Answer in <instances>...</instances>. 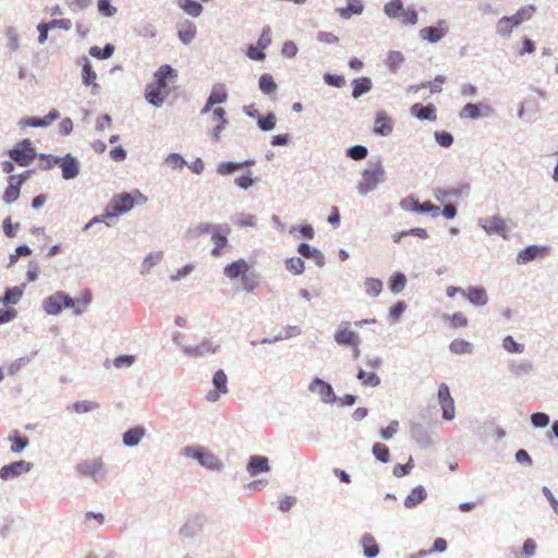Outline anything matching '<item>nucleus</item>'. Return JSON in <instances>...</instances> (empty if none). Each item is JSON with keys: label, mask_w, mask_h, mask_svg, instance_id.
I'll return each mask as SVG.
<instances>
[{"label": "nucleus", "mask_w": 558, "mask_h": 558, "mask_svg": "<svg viewBox=\"0 0 558 558\" xmlns=\"http://www.w3.org/2000/svg\"><path fill=\"white\" fill-rule=\"evenodd\" d=\"M347 155L353 160H362L367 156V148L362 145H355L348 149Z\"/></svg>", "instance_id": "052dcab7"}, {"label": "nucleus", "mask_w": 558, "mask_h": 558, "mask_svg": "<svg viewBox=\"0 0 558 558\" xmlns=\"http://www.w3.org/2000/svg\"><path fill=\"white\" fill-rule=\"evenodd\" d=\"M250 269L251 267L246 260L238 259L235 262H232L231 264H228L223 268V274L227 278L233 280L236 278H241Z\"/></svg>", "instance_id": "2eb2a0df"}, {"label": "nucleus", "mask_w": 558, "mask_h": 558, "mask_svg": "<svg viewBox=\"0 0 558 558\" xmlns=\"http://www.w3.org/2000/svg\"><path fill=\"white\" fill-rule=\"evenodd\" d=\"M22 290L19 287H14L8 289L4 296L2 298V302L4 304H16L22 296Z\"/></svg>", "instance_id": "5fc2aeb1"}, {"label": "nucleus", "mask_w": 558, "mask_h": 558, "mask_svg": "<svg viewBox=\"0 0 558 558\" xmlns=\"http://www.w3.org/2000/svg\"><path fill=\"white\" fill-rule=\"evenodd\" d=\"M114 47L111 44H107L104 49L98 46H93L89 49V54L98 59H108L113 54Z\"/></svg>", "instance_id": "de8ad7c7"}, {"label": "nucleus", "mask_w": 558, "mask_h": 558, "mask_svg": "<svg viewBox=\"0 0 558 558\" xmlns=\"http://www.w3.org/2000/svg\"><path fill=\"white\" fill-rule=\"evenodd\" d=\"M450 351L454 354H466L471 353L472 344L464 339H454L450 345Z\"/></svg>", "instance_id": "a18cd8bd"}, {"label": "nucleus", "mask_w": 558, "mask_h": 558, "mask_svg": "<svg viewBox=\"0 0 558 558\" xmlns=\"http://www.w3.org/2000/svg\"><path fill=\"white\" fill-rule=\"evenodd\" d=\"M99 404L96 401L83 400L76 401L71 405V410L77 414L87 413L94 410H97Z\"/></svg>", "instance_id": "37998d69"}, {"label": "nucleus", "mask_w": 558, "mask_h": 558, "mask_svg": "<svg viewBox=\"0 0 558 558\" xmlns=\"http://www.w3.org/2000/svg\"><path fill=\"white\" fill-rule=\"evenodd\" d=\"M481 226L488 234L496 233L504 239L507 238V221L499 216L482 219Z\"/></svg>", "instance_id": "9d476101"}, {"label": "nucleus", "mask_w": 558, "mask_h": 558, "mask_svg": "<svg viewBox=\"0 0 558 558\" xmlns=\"http://www.w3.org/2000/svg\"><path fill=\"white\" fill-rule=\"evenodd\" d=\"M146 202L147 197L140 191L117 194L111 198L101 217H95L89 223L85 226V229H88L95 222H106L109 226L111 219L128 213L134 207L135 204L142 205Z\"/></svg>", "instance_id": "f03ea898"}, {"label": "nucleus", "mask_w": 558, "mask_h": 558, "mask_svg": "<svg viewBox=\"0 0 558 558\" xmlns=\"http://www.w3.org/2000/svg\"><path fill=\"white\" fill-rule=\"evenodd\" d=\"M31 470V463L26 461H16L10 464L3 465L0 469V477L4 481L20 476Z\"/></svg>", "instance_id": "9b49d317"}, {"label": "nucleus", "mask_w": 558, "mask_h": 558, "mask_svg": "<svg viewBox=\"0 0 558 558\" xmlns=\"http://www.w3.org/2000/svg\"><path fill=\"white\" fill-rule=\"evenodd\" d=\"M252 165H254L253 160H246L243 162H225L218 167V172L222 175H226L232 173L235 170H240L244 167H250Z\"/></svg>", "instance_id": "4c0bfd02"}, {"label": "nucleus", "mask_w": 558, "mask_h": 558, "mask_svg": "<svg viewBox=\"0 0 558 558\" xmlns=\"http://www.w3.org/2000/svg\"><path fill=\"white\" fill-rule=\"evenodd\" d=\"M502 345L510 353H522L524 350V345L515 342L511 336H507L504 339Z\"/></svg>", "instance_id": "bf43d9fd"}, {"label": "nucleus", "mask_w": 558, "mask_h": 558, "mask_svg": "<svg viewBox=\"0 0 558 558\" xmlns=\"http://www.w3.org/2000/svg\"><path fill=\"white\" fill-rule=\"evenodd\" d=\"M12 160L21 167H27L36 157L35 149L31 140H23L9 153Z\"/></svg>", "instance_id": "39448f33"}, {"label": "nucleus", "mask_w": 558, "mask_h": 558, "mask_svg": "<svg viewBox=\"0 0 558 558\" xmlns=\"http://www.w3.org/2000/svg\"><path fill=\"white\" fill-rule=\"evenodd\" d=\"M384 177L385 170L379 162L369 165L362 173V179L359 183L360 192L362 194H367L384 180Z\"/></svg>", "instance_id": "20e7f679"}, {"label": "nucleus", "mask_w": 558, "mask_h": 558, "mask_svg": "<svg viewBox=\"0 0 558 558\" xmlns=\"http://www.w3.org/2000/svg\"><path fill=\"white\" fill-rule=\"evenodd\" d=\"M298 252L305 258L314 259L318 266H323L325 264L324 255L318 250L311 247L306 243L300 244Z\"/></svg>", "instance_id": "bb28decb"}, {"label": "nucleus", "mask_w": 558, "mask_h": 558, "mask_svg": "<svg viewBox=\"0 0 558 558\" xmlns=\"http://www.w3.org/2000/svg\"><path fill=\"white\" fill-rule=\"evenodd\" d=\"M363 554L367 558H374L379 553V546L376 539L371 534H365L362 537Z\"/></svg>", "instance_id": "c756f323"}, {"label": "nucleus", "mask_w": 558, "mask_h": 558, "mask_svg": "<svg viewBox=\"0 0 558 558\" xmlns=\"http://www.w3.org/2000/svg\"><path fill=\"white\" fill-rule=\"evenodd\" d=\"M448 32L447 23L444 20H440L437 26L424 27L420 31V35L423 39L428 40L429 43L439 41Z\"/></svg>", "instance_id": "f8f14e48"}, {"label": "nucleus", "mask_w": 558, "mask_h": 558, "mask_svg": "<svg viewBox=\"0 0 558 558\" xmlns=\"http://www.w3.org/2000/svg\"><path fill=\"white\" fill-rule=\"evenodd\" d=\"M451 328H461L468 325V318L462 313H454L445 317Z\"/></svg>", "instance_id": "6e6d98bb"}, {"label": "nucleus", "mask_w": 558, "mask_h": 558, "mask_svg": "<svg viewBox=\"0 0 558 558\" xmlns=\"http://www.w3.org/2000/svg\"><path fill=\"white\" fill-rule=\"evenodd\" d=\"M145 434V429L143 427H134L129 429L123 435V442L125 446L132 447L136 446Z\"/></svg>", "instance_id": "f704fd0d"}, {"label": "nucleus", "mask_w": 558, "mask_h": 558, "mask_svg": "<svg viewBox=\"0 0 558 558\" xmlns=\"http://www.w3.org/2000/svg\"><path fill=\"white\" fill-rule=\"evenodd\" d=\"M219 345H213L210 341H203L195 347H187L184 349L185 354L198 357L207 354H213L218 350Z\"/></svg>", "instance_id": "aec40b11"}, {"label": "nucleus", "mask_w": 558, "mask_h": 558, "mask_svg": "<svg viewBox=\"0 0 558 558\" xmlns=\"http://www.w3.org/2000/svg\"><path fill=\"white\" fill-rule=\"evenodd\" d=\"M21 180H17L16 175L9 177V185L3 193V201L7 204L15 202L20 196Z\"/></svg>", "instance_id": "4be33fe9"}, {"label": "nucleus", "mask_w": 558, "mask_h": 558, "mask_svg": "<svg viewBox=\"0 0 558 558\" xmlns=\"http://www.w3.org/2000/svg\"><path fill=\"white\" fill-rule=\"evenodd\" d=\"M413 459L410 458L407 464H396L393 466V475L397 477H402L411 472L413 469Z\"/></svg>", "instance_id": "338daca9"}, {"label": "nucleus", "mask_w": 558, "mask_h": 558, "mask_svg": "<svg viewBox=\"0 0 558 558\" xmlns=\"http://www.w3.org/2000/svg\"><path fill=\"white\" fill-rule=\"evenodd\" d=\"M480 116V108L474 104L465 105L460 111V118L462 119H477Z\"/></svg>", "instance_id": "13d9d810"}, {"label": "nucleus", "mask_w": 558, "mask_h": 558, "mask_svg": "<svg viewBox=\"0 0 558 558\" xmlns=\"http://www.w3.org/2000/svg\"><path fill=\"white\" fill-rule=\"evenodd\" d=\"M227 97L228 95L222 86H215L202 110V113H207L215 105L226 101Z\"/></svg>", "instance_id": "5701e85b"}, {"label": "nucleus", "mask_w": 558, "mask_h": 558, "mask_svg": "<svg viewBox=\"0 0 558 558\" xmlns=\"http://www.w3.org/2000/svg\"><path fill=\"white\" fill-rule=\"evenodd\" d=\"M9 439L12 441L11 450L16 453L23 451L28 445V439L22 437L17 430L11 433Z\"/></svg>", "instance_id": "79ce46f5"}, {"label": "nucleus", "mask_w": 558, "mask_h": 558, "mask_svg": "<svg viewBox=\"0 0 558 558\" xmlns=\"http://www.w3.org/2000/svg\"><path fill=\"white\" fill-rule=\"evenodd\" d=\"M407 284V277L402 272H395L389 279V289L393 293H400Z\"/></svg>", "instance_id": "a19ab883"}, {"label": "nucleus", "mask_w": 558, "mask_h": 558, "mask_svg": "<svg viewBox=\"0 0 558 558\" xmlns=\"http://www.w3.org/2000/svg\"><path fill=\"white\" fill-rule=\"evenodd\" d=\"M536 12V8L533 4L521 7L514 14H512V19L514 20V24L518 26L524 22L530 21Z\"/></svg>", "instance_id": "473e14b6"}, {"label": "nucleus", "mask_w": 558, "mask_h": 558, "mask_svg": "<svg viewBox=\"0 0 558 558\" xmlns=\"http://www.w3.org/2000/svg\"><path fill=\"white\" fill-rule=\"evenodd\" d=\"M59 112L56 109H52L45 118H26L22 120V124L25 126H47L54 120L59 118Z\"/></svg>", "instance_id": "393cba45"}, {"label": "nucleus", "mask_w": 558, "mask_h": 558, "mask_svg": "<svg viewBox=\"0 0 558 558\" xmlns=\"http://www.w3.org/2000/svg\"><path fill=\"white\" fill-rule=\"evenodd\" d=\"M438 402L442 410V417L446 421L453 420L456 415L454 401L446 384H441L438 388Z\"/></svg>", "instance_id": "0eeeda50"}, {"label": "nucleus", "mask_w": 558, "mask_h": 558, "mask_svg": "<svg viewBox=\"0 0 558 558\" xmlns=\"http://www.w3.org/2000/svg\"><path fill=\"white\" fill-rule=\"evenodd\" d=\"M211 120L215 124L213 130V136L216 141L220 138V133L226 128L228 121L226 119V111L223 108H215L213 110Z\"/></svg>", "instance_id": "6ab92c4d"}, {"label": "nucleus", "mask_w": 558, "mask_h": 558, "mask_svg": "<svg viewBox=\"0 0 558 558\" xmlns=\"http://www.w3.org/2000/svg\"><path fill=\"white\" fill-rule=\"evenodd\" d=\"M82 78H83L84 85L92 86L94 92L98 90L99 86L96 83L97 74L93 70V68H92L90 63L88 62V60H85V62L83 64Z\"/></svg>", "instance_id": "cd10ccee"}, {"label": "nucleus", "mask_w": 558, "mask_h": 558, "mask_svg": "<svg viewBox=\"0 0 558 558\" xmlns=\"http://www.w3.org/2000/svg\"><path fill=\"white\" fill-rule=\"evenodd\" d=\"M98 12L106 17H111L117 13V8L111 5L109 0L97 1Z\"/></svg>", "instance_id": "4d7b16f0"}, {"label": "nucleus", "mask_w": 558, "mask_h": 558, "mask_svg": "<svg viewBox=\"0 0 558 558\" xmlns=\"http://www.w3.org/2000/svg\"><path fill=\"white\" fill-rule=\"evenodd\" d=\"M259 88L264 94H272L277 89V84L274 78L269 74H263L259 77Z\"/></svg>", "instance_id": "09e8293b"}, {"label": "nucleus", "mask_w": 558, "mask_h": 558, "mask_svg": "<svg viewBox=\"0 0 558 558\" xmlns=\"http://www.w3.org/2000/svg\"><path fill=\"white\" fill-rule=\"evenodd\" d=\"M373 454L376 457L377 460L386 463L389 461V449L386 445L381 442H376L373 446Z\"/></svg>", "instance_id": "603ef678"}, {"label": "nucleus", "mask_w": 558, "mask_h": 558, "mask_svg": "<svg viewBox=\"0 0 558 558\" xmlns=\"http://www.w3.org/2000/svg\"><path fill=\"white\" fill-rule=\"evenodd\" d=\"M335 340L338 344L352 347L354 357H359V336L350 329L349 323L344 322L339 325L335 333Z\"/></svg>", "instance_id": "423d86ee"}, {"label": "nucleus", "mask_w": 558, "mask_h": 558, "mask_svg": "<svg viewBox=\"0 0 558 558\" xmlns=\"http://www.w3.org/2000/svg\"><path fill=\"white\" fill-rule=\"evenodd\" d=\"M177 77L178 72L169 64L161 65L155 72L154 81L145 88L146 100L154 106H160L169 96Z\"/></svg>", "instance_id": "f257e3e1"}, {"label": "nucleus", "mask_w": 558, "mask_h": 558, "mask_svg": "<svg viewBox=\"0 0 558 558\" xmlns=\"http://www.w3.org/2000/svg\"><path fill=\"white\" fill-rule=\"evenodd\" d=\"M286 267L294 275H301L304 271L305 265L300 257H291L286 260Z\"/></svg>", "instance_id": "3c124183"}, {"label": "nucleus", "mask_w": 558, "mask_h": 558, "mask_svg": "<svg viewBox=\"0 0 558 558\" xmlns=\"http://www.w3.org/2000/svg\"><path fill=\"white\" fill-rule=\"evenodd\" d=\"M39 160L41 161V168L45 170L51 169L56 166H59V162L61 160L60 157H56L52 155H40Z\"/></svg>", "instance_id": "e2e57ef3"}, {"label": "nucleus", "mask_w": 558, "mask_h": 558, "mask_svg": "<svg viewBox=\"0 0 558 558\" xmlns=\"http://www.w3.org/2000/svg\"><path fill=\"white\" fill-rule=\"evenodd\" d=\"M536 550L535 541L527 538L522 546V550L519 558H531Z\"/></svg>", "instance_id": "0e129e2a"}, {"label": "nucleus", "mask_w": 558, "mask_h": 558, "mask_svg": "<svg viewBox=\"0 0 558 558\" xmlns=\"http://www.w3.org/2000/svg\"><path fill=\"white\" fill-rule=\"evenodd\" d=\"M337 11L342 19L348 20L352 15L361 14L363 11V4L361 0H349L347 7L339 8Z\"/></svg>", "instance_id": "c85d7f7f"}, {"label": "nucleus", "mask_w": 558, "mask_h": 558, "mask_svg": "<svg viewBox=\"0 0 558 558\" xmlns=\"http://www.w3.org/2000/svg\"><path fill=\"white\" fill-rule=\"evenodd\" d=\"M59 167L61 168L62 177L65 180L73 179L78 174V162L70 154L61 158Z\"/></svg>", "instance_id": "f3484780"}, {"label": "nucleus", "mask_w": 558, "mask_h": 558, "mask_svg": "<svg viewBox=\"0 0 558 558\" xmlns=\"http://www.w3.org/2000/svg\"><path fill=\"white\" fill-rule=\"evenodd\" d=\"M241 283L244 290L252 292L258 287V276L250 269L241 277Z\"/></svg>", "instance_id": "58836bf2"}, {"label": "nucleus", "mask_w": 558, "mask_h": 558, "mask_svg": "<svg viewBox=\"0 0 558 558\" xmlns=\"http://www.w3.org/2000/svg\"><path fill=\"white\" fill-rule=\"evenodd\" d=\"M352 87H353L352 97L357 99L363 94H365V93L371 90V88H372V81L368 77H365V76L360 77V78H355L352 82Z\"/></svg>", "instance_id": "2f4dec72"}, {"label": "nucleus", "mask_w": 558, "mask_h": 558, "mask_svg": "<svg viewBox=\"0 0 558 558\" xmlns=\"http://www.w3.org/2000/svg\"><path fill=\"white\" fill-rule=\"evenodd\" d=\"M364 288H365V292L369 295V296H378L383 290V282L381 280L379 279H376V278H367L365 281H364Z\"/></svg>", "instance_id": "c03bdc74"}, {"label": "nucleus", "mask_w": 558, "mask_h": 558, "mask_svg": "<svg viewBox=\"0 0 558 558\" xmlns=\"http://www.w3.org/2000/svg\"><path fill=\"white\" fill-rule=\"evenodd\" d=\"M92 292L85 291L78 298L73 300L63 292H57L44 302V310L47 314L56 315L64 307L73 308V313L78 315L82 314L92 302Z\"/></svg>", "instance_id": "7ed1b4c3"}, {"label": "nucleus", "mask_w": 558, "mask_h": 558, "mask_svg": "<svg viewBox=\"0 0 558 558\" xmlns=\"http://www.w3.org/2000/svg\"><path fill=\"white\" fill-rule=\"evenodd\" d=\"M251 476H256L259 473H265L270 470L268 459L263 456H252L246 468Z\"/></svg>", "instance_id": "a211bd4d"}, {"label": "nucleus", "mask_w": 558, "mask_h": 558, "mask_svg": "<svg viewBox=\"0 0 558 558\" xmlns=\"http://www.w3.org/2000/svg\"><path fill=\"white\" fill-rule=\"evenodd\" d=\"M314 387L319 388V393L322 395L324 401H331L335 398L331 386L324 380L319 378L314 379L312 383V389H314Z\"/></svg>", "instance_id": "ea45409f"}, {"label": "nucleus", "mask_w": 558, "mask_h": 558, "mask_svg": "<svg viewBox=\"0 0 558 558\" xmlns=\"http://www.w3.org/2000/svg\"><path fill=\"white\" fill-rule=\"evenodd\" d=\"M178 34L184 44H189L196 35V26L192 22L185 21L180 25Z\"/></svg>", "instance_id": "c9c22d12"}, {"label": "nucleus", "mask_w": 558, "mask_h": 558, "mask_svg": "<svg viewBox=\"0 0 558 558\" xmlns=\"http://www.w3.org/2000/svg\"><path fill=\"white\" fill-rule=\"evenodd\" d=\"M178 5L189 15L196 17L203 12V7L195 0H178Z\"/></svg>", "instance_id": "e433bc0d"}, {"label": "nucleus", "mask_w": 558, "mask_h": 558, "mask_svg": "<svg viewBox=\"0 0 558 558\" xmlns=\"http://www.w3.org/2000/svg\"><path fill=\"white\" fill-rule=\"evenodd\" d=\"M357 378L363 383V385L371 387H376L380 383L379 377L375 373H367L363 369L359 372Z\"/></svg>", "instance_id": "8fccbe9b"}, {"label": "nucleus", "mask_w": 558, "mask_h": 558, "mask_svg": "<svg viewBox=\"0 0 558 558\" xmlns=\"http://www.w3.org/2000/svg\"><path fill=\"white\" fill-rule=\"evenodd\" d=\"M186 453L199 461V463L209 470H220L222 464L220 460L210 452L202 451L201 449H186Z\"/></svg>", "instance_id": "6e6552de"}, {"label": "nucleus", "mask_w": 558, "mask_h": 558, "mask_svg": "<svg viewBox=\"0 0 558 558\" xmlns=\"http://www.w3.org/2000/svg\"><path fill=\"white\" fill-rule=\"evenodd\" d=\"M446 78L442 75H438L433 82H424L420 85L410 86V92H417L422 88H429L430 93H439L441 90V85L445 83Z\"/></svg>", "instance_id": "72a5a7b5"}, {"label": "nucleus", "mask_w": 558, "mask_h": 558, "mask_svg": "<svg viewBox=\"0 0 558 558\" xmlns=\"http://www.w3.org/2000/svg\"><path fill=\"white\" fill-rule=\"evenodd\" d=\"M257 123L263 131H270L276 125V117L274 113H269L266 117H259Z\"/></svg>", "instance_id": "680f3d73"}, {"label": "nucleus", "mask_w": 558, "mask_h": 558, "mask_svg": "<svg viewBox=\"0 0 558 558\" xmlns=\"http://www.w3.org/2000/svg\"><path fill=\"white\" fill-rule=\"evenodd\" d=\"M518 25L514 24L512 16H502L496 24V32L501 37L508 38L511 36L513 28Z\"/></svg>", "instance_id": "a878e982"}, {"label": "nucleus", "mask_w": 558, "mask_h": 558, "mask_svg": "<svg viewBox=\"0 0 558 558\" xmlns=\"http://www.w3.org/2000/svg\"><path fill=\"white\" fill-rule=\"evenodd\" d=\"M213 383L219 392L226 393L228 391L227 375L223 371L219 369L215 373Z\"/></svg>", "instance_id": "864d4df0"}, {"label": "nucleus", "mask_w": 558, "mask_h": 558, "mask_svg": "<svg viewBox=\"0 0 558 558\" xmlns=\"http://www.w3.org/2000/svg\"><path fill=\"white\" fill-rule=\"evenodd\" d=\"M410 112L418 120L435 121L437 119L436 108L433 104H429L427 106L414 104L411 106Z\"/></svg>", "instance_id": "dca6fc26"}, {"label": "nucleus", "mask_w": 558, "mask_h": 558, "mask_svg": "<svg viewBox=\"0 0 558 558\" xmlns=\"http://www.w3.org/2000/svg\"><path fill=\"white\" fill-rule=\"evenodd\" d=\"M400 16L403 24L414 25L417 23V13L414 9H403Z\"/></svg>", "instance_id": "69168bd1"}, {"label": "nucleus", "mask_w": 558, "mask_h": 558, "mask_svg": "<svg viewBox=\"0 0 558 558\" xmlns=\"http://www.w3.org/2000/svg\"><path fill=\"white\" fill-rule=\"evenodd\" d=\"M547 254L548 247L531 245L519 252L517 260L519 264H526L537 257H543Z\"/></svg>", "instance_id": "4468645a"}, {"label": "nucleus", "mask_w": 558, "mask_h": 558, "mask_svg": "<svg viewBox=\"0 0 558 558\" xmlns=\"http://www.w3.org/2000/svg\"><path fill=\"white\" fill-rule=\"evenodd\" d=\"M402 10L403 4L401 0H390L384 7L385 13L391 19L399 17Z\"/></svg>", "instance_id": "49530a36"}, {"label": "nucleus", "mask_w": 558, "mask_h": 558, "mask_svg": "<svg viewBox=\"0 0 558 558\" xmlns=\"http://www.w3.org/2000/svg\"><path fill=\"white\" fill-rule=\"evenodd\" d=\"M230 228L228 226H219L217 230L211 234V241L214 247L211 255L219 257L222 254V250L228 245V235L230 234Z\"/></svg>", "instance_id": "1a4fd4ad"}, {"label": "nucleus", "mask_w": 558, "mask_h": 558, "mask_svg": "<svg viewBox=\"0 0 558 558\" xmlns=\"http://www.w3.org/2000/svg\"><path fill=\"white\" fill-rule=\"evenodd\" d=\"M77 471L85 476L97 478L102 471V463L98 460H87L77 465Z\"/></svg>", "instance_id": "b1692460"}, {"label": "nucleus", "mask_w": 558, "mask_h": 558, "mask_svg": "<svg viewBox=\"0 0 558 558\" xmlns=\"http://www.w3.org/2000/svg\"><path fill=\"white\" fill-rule=\"evenodd\" d=\"M247 57L252 60L262 61L265 59L264 49L260 48L258 45L253 46L251 45L247 49Z\"/></svg>", "instance_id": "774afa93"}, {"label": "nucleus", "mask_w": 558, "mask_h": 558, "mask_svg": "<svg viewBox=\"0 0 558 558\" xmlns=\"http://www.w3.org/2000/svg\"><path fill=\"white\" fill-rule=\"evenodd\" d=\"M463 295L466 296L470 303L476 306L485 305L488 301L486 291L482 287L469 288L463 292Z\"/></svg>", "instance_id": "412c9836"}, {"label": "nucleus", "mask_w": 558, "mask_h": 558, "mask_svg": "<svg viewBox=\"0 0 558 558\" xmlns=\"http://www.w3.org/2000/svg\"><path fill=\"white\" fill-rule=\"evenodd\" d=\"M426 490L422 486H417L405 497L404 506L407 508H413L421 504L426 498Z\"/></svg>", "instance_id": "7c9ffc66"}, {"label": "nucleus", "mask_w": 558, "mask_h": 558, "mask_svg": "<svg viewBox=\"0 0 558 558\" xmlns=\"http://www.w3.org/2000/svg\"><path fill=\"white\" fill-rule=\"evenodd\" d=\"M393 130L392 119L386 111H379L376 114L374 122V133L380 136H387L391 134Z\"/></svg>", "instance_id": "ddd939ff"}]
</instances>
